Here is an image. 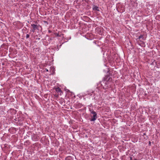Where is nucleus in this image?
Returning a JSON list of instances; mask_svg holds the SVG:
<instances>
[{
  "label": "nucleus",
  "instance_id": "obj_1",
  "mask_svg": "<svg viewBox=\"0 0 160 160\" xmlns=\"http://www.w3.org/2000/svg\"><path fill=\"white\" fill-rule=\"evenodd\" d=\"M91 112L90 116L91 117V118L90 119V121H94L97 118V114L96 112L94 111L93 110H90Z\"/></svg>",
  "mask_w": 160,
  "mask_h": 160
},
{
  "label": "nucleus",
  "instance_id": "obj_20",
  "mask_svg": "<svg viewBox=\"0 0 160 160\" xmlns=\"http://www.w3.org/2000/svg\"><path fill=\"white\" fill-rule=\"evenodd\" d=\"M151 142L150 141L149 142V144L150 145H151Z\"/></svg>",
  "mask_w": 160,
  "mask_h": 160
},
{
  "label": "nucleus",
  "instance_id": "obj_8",
  "mask_svg": "<svg viewBox=\"0 0 160 160\" xmlns=\"http://www.w3.org/2000/svg\"><path fill=\"white\" fill-rule=\"evenodd\" d=\"M56 91L57 92H60V95H61V94L62 93V92L61 90V89L59 87L57 88H56Z\"/></svg>",
  "mask_w": 160,
  "mask_h": 160
},
{
  "label": "nucleus",
  "instance_id": "obj_13",
  "mask_svg": "<svg viewBox=\"0 0 160 160\" xmlns=\"http://www.w3.org/2000/svg\"><path fill=\"white\" fill-rule=\"evenodd\" d=\"M35 29H32V28H31V31L32 32H35Z\"/></svg>",
  "mask_w": 160,
  "mask_h": 160
},
{
  "label": "nucleus",
  "instance_id": "obj_5",
  "mask_svg": "<svg viewBox=\"0 0 160 160\" xmlns=\"http://www.w3.org/2000/svg\"><path fill=\"white\" fill-rule=\"evenodd\" d=\"M146 37L144 35H141L138 38V39H139L140 41L142 42V43H144V42H143V41L145 40L146 39Z\"/></svg>",
  "mask_w": 160,
  "mask_h": 160
},
{
  "label": "nucleus",
  "instance_id": "obj_3",
  "mask_svg": "<svg viewBox=\"0 0 160 160\" xmlns=\"http://www.w3.org/2000/svg\"><path fill=\"white\" fill-rule=\"evenodd\" d=\"M108 82L102 80V81L101 82V85L103 88L106 89L107 88L108 86H107L108 83Z\"/></svg>",
  "mask_w": 160,
  "mask_h": 160
},
{
  "label": "nucleus",
  "instance_id": "obj_10",
  "mask_svg": "<svg viewBox=\"0 0 160 160\" xmlns=\"http://www.w3.org/2000/svg\"><path fill=\"white\" fill-rule=\"evenodd\" d=\"M73 158L71 156H68L67 157L65 158V160H73Z\"/></svg>",
  "mask_w": 160,
  "mask_h": 160
},
{
  "label": "nucleus",
  "instance_id": "obj_6",
  "mask_svg": "<svg viewBox=\"0 0 160 160\" xmlns=\"http://www.w3.org/2000/svg\"><path fill=\"white\" fill-rule=\"evenodd\" d=\"M82 106V105L81 103L78 102L74 104V107L76 108H79Z\"/></svg>",
  "mask_w": 160,
  "mask_h": 160
},
{
  "label": "nucleus",
  "instance_id": "obj_7",
  "mask_svg": "<svg viewBox=\"0 0 160 160\" xmlns=\"http://www.w3.org/2000/svg\"><path fill=\"white\" fill-rule=\"evenodd\" d=\"M39 25H36L34 24H31V26L32 27V28L34 29L35 30H38V27Z\"/></svg>",
  "mask_w": 160,
  "mask_h": 160
},
{
  "label": "nucleus",
  "instance_id": "obj_15",
  "mask_svg": "<svg viewBox=\"0 0 160 160\" xmlns=\"http://www.w3.org/2000/svg\"><path fill=\"white\" fill-rule=\"evenodd\" d=\"M30 37V35L28 34H27L26 36V38H28Z\"/></svg>",
  "mask_w": 160,
  "mask_h": 160
},
{
  "label": "nucleus",
  "instance_id": "obj_22",
  "mask_svg": "<svg viewBox=\"0 0 160 160\" xmlns=\"http://www.w3.org/2000/svg\"><path fill=\"white\" fill-rule=\"evenodd\" d=\"M143 134H144V135H145L146 134H145V133H144Z\"/></svg>",
  "mask_w": 160,
  "mask_h": 160
},
{
  "label": "nucleus",
  "instance_id": "obj_12",
  "mask_svg": "<svg viewBox=\"0 0 160 160\" xmlns=\"http://www.w3.org/2000/svg\"><path fill=\"white\" fill-rule=\"evenodd\" d=\"M54 34L57 37H60L61 36L59 35L58 33H54Z\"/></svg>",
  "mask_w": 160,
  "mask_h": 160
},
{
  "label": "nucleus",
  "instance_id": "obj_9",
  "mask_svg": "<svg viewBox=\"0 0 160 160\" xmlns=\"http://www.w3.org/2000/svg\"><path fill=\"white\" fill-rule=\"evenodd\" d=\"M52 12L55 15H57L58 14V11L57 9H53Z\"/></svg>",
  "mask_w": 160,
  "mask_h": 160
},
{
  "label": "nucleus",
  "instance_id": "obj_4",
  "mask_svg": "<svg viewBox=\"0 0 160 160\" xmlns=\"http://www.w3.org/2000/svg\"><path fill=\"white\" fill-rule=\"evenodd\" d=\"M32 138L33 141H36L38 140L39 137L38 135L33 133L32 135Z\"/></svg>",
  "mask_w": 160,
  "mask_h": 160
},
{
  "label": "nucleus",
  "instance_id": "obj_14",
  "mask_svg": "<svg viewBox=\"0 0 160 160\" xmlns=\"http://www.w3.org/2000/svg\"><path fill=\"white\" fill-rule=\"evenodd\" d=\"M51 70L53 71L54 72L55 71V68L53 67H51Z\"/></svg>",
  "mask_w": 160,
  "mask_h": 160
},
{
  "label": "nucleus",
  "instance_id": "obj_21",
  "mask_svg": "<svg viewBox=\"0 0 160 160\" xmlns=\"http://www.w3.org/2000/svg\"><path fill=\"white\" fill-rule=\"evenodd\" d=\"M130 160H132V158L131 157H130Z\"/></svg>",
  "mask_w": 160,
  "mask_h": 160
},
{
  "label": "nucleus",
  "instance_id": "obj_17",
  "mask_svg": "<svg viewBox=\"0 0 160 160\" xmlns=\"http://www.w3.org/2000/svg\"><path fill=\"white\" fill-rule=\"evenodd\" d=\"M82 1H84L85 2L88 3V0H83Z\"/></svg>",
  "mask_w": 160,
  "mask_h": 160
},
{
  "label": "nucleus",
  "instance_id": "obj_11",
  "mask_svg": "<svg viewBox=\"0 0 160 160\" xmlns=\"http://www.w3.org/2000/svg\"><path fill=\"white\" fill-rule=\"evenodd\" d=\"M98 7L97 6H94V7L93 8V10H96L97 11H99V10L98 9Z\"/></svg>",
  "mask_w": 160,
  "mask_h": 160
},
{
  "label": "nucleus",
  "instance_id": "obj_16",
  "mask_svg": "<svg viewBox=\"0 0 160 160\" xmlns=\"http://www.w3.org/2000/svg\"><path fill=\"white\" fill-rule=\"evenodd\" d=\"M44 22V23H46V24H48V22H47V21H44V22Z\"/></svg>",
  "mask_w": 160,
  "mask_h": 160
},
{
  "label": "nucleus",
  "instance_id": "obj_19",
  "mask_svg": "<svg viewBox=\"0 0 160 160\" xmlns=\"http://www.w3.org/2000/svg\"><path fill=\"white\" fill-rule=\"evenodd\" d=\"M51 32H52V31H51V30H48V32H49V33H51Z\"/></svg>",
  "mask_w": 160,
  "mask_h": 160
},
{
  "label": "nucleus",
  "instance_id": "obj_18",
  "mask_svg": "<svg viewBox=\"0 0 160 160\" xmlns=\"http://www.w3.org/2000/svg\"><path fill=\"white\" fill-rule=\"evenodd\" d=\"M45 71H46V72H48V69L46 68L45 70Z\"/></svg>",
  "mask_w": 160,
  "mask_h": 160
},
{
  "label": "nucleus",
  "instance_id": "obj_2",
  "mask_svg": "<svg viewBox=\"0 0 160 160\" xmlns=\"http://www.w3.org/2000/svg\"><path fill=\"white\" fill-rule=\"evenodd\" d=\"M108 74L105 76V77L103 78V80H105L108 82H111L112 80V78L110 77V76H112L110 72L108 71L107 72Z\"/></svg>",
  "mask_w": 160,
  "mask_h": 160
}]
</instances>
